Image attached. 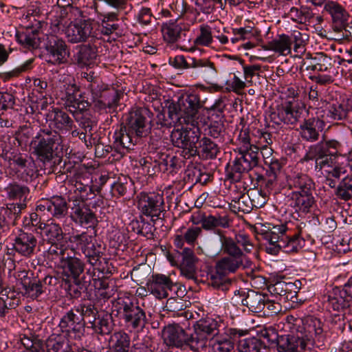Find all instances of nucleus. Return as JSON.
Returning <instances> with one entry per match:
<instances>
[{
    "mask_svg": "<svg viewBox=\"0 0 352 352\" xmlns=\"http://www.w3.org/2000/svg\"><path fill=\"white\" fill-rule=\"evenodd\" d=\"M203 107L199 96L196 93L182 95L177 101H166L167 116H157V124L166 128H171L177 124L195 123L199 110Z\"/></svg>",
    "mask_w": 352,
    "mask_h": 352,
    "instance_id": "nucleus-1",
    "label": "nucleus"
},
{
    "mask_svg": "<svg viewBox=\"0 0 352 352\" xmlns=\"http://www.w3.org/2000/svg\"><path fill=\"white\" fill-rule=\"evenodd\" d=\"M56 94L65 106L67 111L70 112L82 131L89 132L92 135L91 131L94 122L89 118L84 116L93 103L85 92H81L79 87L75 83L63 82L55 87Z\"/></svg>",
    "mask_w": 352,
    "mask_h": 352,
    "instance_id": "nucleus-2",
    "label": "nucleus"
},
{
    "mask_svg": "<svg viewBox=\"0 0 352 352\" xmlns=\"http://www.w3.org/2000/svg\"><path fill=\"white\" fill-rule=\"evenodd\" d=\"M80 78L82 81L88 83L85 86L91 94V98H89L97 111L105 113L116 111L122 95L120 91L104 84L98 74L93 70L87 69L81 72Z\"/></svg>",
    "mask_w": 352,
    "mask_h": 352,
    "instance_id": "nucleus-3",
    "label": "nucleus"
},
{
    "mask_svg": "<svg viewBox=\"0 0 352 352\" xmlns=\"http://www.w3.org/2000/svg\"><path fill=\"white\" fill-rule=\"evenodd\" d=\"M261 234L269 243L267 252L272 254H277L280 250L285 253L297 252L305 245L300 230L295 232L288 227V223L269 226Z\"/></svg>",
    "mask_w": 352,
    "mask_h": 352,
    "instance_id": "nucleus-4",
    "label": "nucleus"
},
{
    "mask_svg": "<svg viewBox=\"0 0 352 352\" xmlns=\"http://www.w3.org/2000/svg\"><path fill=\"white\" fill-rule=\"evenodd\" d=\"M219 241L221 256L217 261L214 269L221 274H234L243 267L247 255L234 243L232 237L221 234Z\"/></svg>",
    "mask_w": 352,
    "mask_h": 352,
    "instance_id": "nucleus-5",
    "label": "nucleus"
},
{
    "mask_svg": "<svg viewBox=\"0 0 352 352\" xmlns=\"http://www.w3.org/2000/svg\"><path fill=\"white\" fill-rule=\"evenodd\" d=\"M62 136L49 129H41L31 141L33 154L44 165L51 164L62 149Z\"/></svg>",
    "mask_w": 352,
    "mask_h": 352,
    "instance_id": "nucleus-6",
    "label": "nucleus"
},
{
    "mask_svg": "<svg viewBox=\"0 0 352 352\" xmlns=\"http://www.w3.org/2000/svg\"><path fill=\"white\" fill-rule=\"evenodd\" d=\"M236 157L226 167V179L231 183L239 182L245 173L259 164V148L234 151Z\"/></svg>",
    "mask_w": 352,
    "mask_h": 352,
    "instance_id": "nucleus-7",
    "label": "nucleus"
},
{
    "mask_svg": "<svg viewBox=\"0 0 352 352\" xmlns=\"http://www.w3.org/2000/svg\"><path fill=\"white\" fill-rule=\"evenodd\" d=\"M96 230L82 232L70 236V242L84 254L87 261L92 266H98L104 254L105 247L96 239Z\"/></svg>",
    "mask_w": 352,
    "mask_h": 352,
    "instance_id": "nucleus-8",
    "label": "nucleus"
},
{
    "mask_svg": "<svg viewBox=\"0 0 352 352\" xmlns=\"http://www.w3.org/2000/svg\"><path fill=\"white\" fill-rule=\"evenodd\" d=\"M324 11L331 16V28L337 36V40H349L352 37V25L349 23L350 15L346 8L338 2L324 1Z\"/></svg>",
    "mask_w": 352,
    "mask_h": 352,
    "instance_id": "nucleus-9",
    "label": "nucleus"
},
{
    "mask_svg": "<svg viewBox=\"0 0 352 352\" xmlns=\"http://www.w3.org/2000/svg\"><path fill=\"white\" fill-rule=\"evenodd\" d=\"M117 315H120L125 326L131 331H142L147 323L145 311L138 303H134L129 299L118 298L113 305Z\"/></svg>",
    "mask_w": 352,
    "mask_h": 352,
    "instance_id": "nucleus-10",
    "label": "nucleus"
},
{
    "mask_svg": "<svg viewBox=\"0 0 352 352\" xmlns=\"http://www.w3.org/2000/svg\"><path fill=\"white\" fill-rule=\"evenodd\" d=\"M181 129H175L171 133L170 139L173 144L182 149V155L186 159L197 156V145L200 138L201 132L195 123Z\"/></svg>",
    "mask_w": 352,
    "mask_h": 352,
    "instance_id": "nucleus-11",
    "label": "nucleus"
},
{
    "mask_svg": "<svg viewBox=\"0 0 352 352\" xmlns=\"http://www.w3.org/2000/svg\"><path fill=\"white\" fill-rule=\"evenodd\" d=\"M42 38L46 51V61L53 65L66 63L70 55V50L65 41L53 34H45Z\"/></svg>",
    "mask_w": 352,
    "mask_h": 352,
    "instance_id": "nucleus-12",
    "label": "nucleus"
},
{
    "mask_svg": "<svg viewBox=\"0 0 352 352\" xmlns=\"http://www.w3.org/2000/svg\"><path fill=\"white\" fill-rule=\"evenodd\" d=\"M162 336L164 342L169 347L195 352L191 331L184 329L178 324L165 326L163 328Z\"/></svg>",
    "mask_w": 352,
    "mask_h": 352,
    "instance_id": "nucleus-13",
    "label": "nucleus"
},
{
    "mask_svg": "<svg viewBox=\"0 0 352 352\" xmlns=\"http://www.w3.org/2000/svg\"><path fill=\"white\" fill-rule=\"evenodd\" d=\"M68 41L72 44L91 42L101 38L100 34L94 29L90 19H78L70 23L66 30Z\"/></svg>",
    "mask_w": 352,
    "mask_h": 352,
    "instance_id": "nucleus-14",
    "label": "nucleus"
},
{
    "mask_svg": "<svg viewBox=\"0 0 352 352\" xmlns=\"http://www.w3.org/2000/svg\"><path fill=\"white\" fill-rule=\"evenodd\" d=\"M60 283V279L50 274L39 278L38 277L25 278L21 282L23 296L32 300H38L41 296L50 292Z\"/></svg>",
    "mask_w": 352,
    "mask_h": 352,
    "instance_id": "nucleus-15",
    "label": "nucleus"
},
{
    "mask_svg": "<svg viewBox=\"0 0 352 352\" xmlns=\"http://www.w3.org/2000/svg\"><path fill=\"white\" fill-rule=\"evenodd\" d=\"M152 113L146 107L133 108L127 115L125 125L128 130L139 138L146 137L151 133V121L148 120Z\"/></svg>",
    "mask_w": 352,
    "mask_h": 352,
    "instance_id": "nucleus-16",
    "label": "nucleus"
},
{
    "mask_svg": "<svg viewBox=\"0 0 352 352\" xmlns=\"http://www.w3.org/2000/svg\"><path fill=\"white\" fill-rule=\"evenodd\" d=\"M218 327V322L212 318H201L193 324L191 335L195 352L206 347L208 341L219 333Z\"/></svg>",
    "mask_w": 352,
    "mask_h": 352,
    "instance_id": "nucleus-17",
    "label": "nucleus"
},
{
    "mask_svg": "<svg viewBox=\"0 0 352 352\" xmlns=\"http://www.w3.org/2000/svg\"><path fill=\"white\" fill-rule=\"evenodd\" d=\"M49 259L62 269L63 274L67 278H79L85 270L84 262L74 255L69 247L66 250L58 252V254L51 256Z\"/></svg>",
    "mask_w": 352,
    "mask_h": 352,
    "instance_id": "nucleus-18",
    "label": "nucleus"
},
{
    "mask_svg": "<svg viewBox=\"0 0 352 352\" xmlns=\"http://www.w3.org/2000/svg\"><path fill=\"white\" fill-rule=\"evenodd\" d=\"M305 108L294 101H287L278 105L270 114L271 122L280 125L282 123L294 124L302 117Z\"/></svg>",
    "mask_w": 352,
    "mask_h": 352,
    "instance_id": "nucleus-19",
    "label": "nucleus"
},
{
    "mask_svg": "<svg viewBox=\"0 0 352 352\" xmlns=\"http://www.w3.org/2000/svg\"><path fill=\"white\" fill-rule=\"evenodd\" d=\"M42 228L46 241L50 245L47 251V258L67 249L69 247L68 241L65 237V234H64L58 223L51 222L50 223H45Z\"/></svg>",
    "mask_w": 352,
    "mask_h": 352,
    "instance_id": "nucleus-20",
    "label": "nucleus"
},
{
    "mask_svg": "<svg viewBox=\"0 0 352 352\" xmlns=\"http://www.w3.org/2000/svg\"><path fill=\"white\" fill-rule=\"evenodd\" d=\"M69 217L76 224L88 226L94 229L98 223L95 213L91 210L86 201L69 198Z\"/></svg>",
    "mask_w": 352,
    "mask_h": 352,
    "instance_id": "nucleus-21",
    "label": "nucleus"
},
{
    "mask_svg": "<svg viewBox=\"0 0 352 352\" xmlns=\"http://www.w3.org/2000/svg\"><path fill=\"white\" fill-rule=\"evenodd\" d=\"M9 175L19 181L30 184L38 177V170L31 157L21 154L9 169Z\"/></svg>",
    "mask_w": 352,
    "mask_h": 352,
    "instance_id": "nucleus-22",
    "label": "nucleus"
},
{
    "mask_svg": "<svg viewBox=\"0 0 352 352\" xmlns=\"http://www.w3.org/2000/svg\"><path fill=\"white\" fill-rule=\"evenodd\" d=\"M58 327L63 333L75 340H80L85 335L82 319L74 306L62 316Z\"/></svg>",
    "mask_w": 352,
    "mask_h": 352,
    "instance_id": "nucleus-23",
    "label": "nucleus"
},
{
    "mask_svg": "<svg viewBox=\"0 0 352 352\" xmlns=\"http://www.w3.org/2000/svg\"><path fill=\"white\" fill-rule=\"evenodd\" d=\"M164 197L161 194L155 192H141L138 197V208L141 212L147 217L160 219L164 211Z\"/></svg>",
    "mask_w": 352,
    "mask_h": 352,
    "instance_id": "nucleus-24",
    "label": "nucleus"
},
{
    "mask_svg": "<svg viewBox=\"0 0 352 352\" xmlns=\"http://www.w3.org/2000/svg\"><path fill=\"white\" fill-rule=\"evenodd\" d=\"M101 38L77 45L76 53L74 54L75 63L79 67H93L98 57V49L101 47Z\"/></svg>",
    "mask_w": 352,
    "mask_h": 352,
    "instance_id": "nucleus-25",
    "label": "nucleus"
},
{
    "mask_svg": "<svg viewBox=\"0 0 352 352\" xmlns=\"http://www.w3.org/2000/svg\"><path fill=\"white\" fill-rule=\"evenodd\" d=\"M272 336L273 339L276 340V347L278 352H302L306 348L304 333L298 329L296 332L292 330L288 334Z\"/></svg>",
    "mask_w": 352,
    "mask_h": 352,
    "instance_id": "nucleus-26",
    "label": "nucleus"
},
{
    "mask_svg": "<svg viewBox=\"0 0 352 352\" xmlns=\"http://www.w3.org/2000/svg\"><path fill=\"white\" fill-rule=\"evenodd\" d=\"M247 330L230 328L223 333H218L211 339L213 352H234V342L248 334Z\"/></svg>",
    "mask_w": 352,
    "mask_h": 352,
    "instance_id": "nucleus-27",
    "label": "nucleus"
},
{
    "mask_svg": "<svg viewBox=\"0 0 352 352\" xmlns=\"http://www.w3.org/2000/svg\"><path fill=\"white\" fill-rule=\"evenodd\" d=\"M68 206L66 199L59 195L41 200L36 206V210L47 211L54 219L61 220L67 217Z\"/></svg>",
    "mask_w": 352,
    "mask_h": 352,
    "instance_id": "nucleus-28",
    "label": "nucleus"
},
{
    "mask_svg": "<svg viewBox=\"0 0 352 352\" xmlns=\"http://www.w3.org/2000/svg\"><path fill=\"white\" fill-rule=\"evenodd\" d=\"M46 121L50 130L55 131L60 135L69 132L74 127V123L72 118L64 110L52 107L46 113Z\"/></svg>",
    "mask_w": 352,
    "mask_h": 352,
    "instance_id": "nucleus-29",
    "label": "nucleus"
},
{
    "mask_svg": "<svg viewBox=\"0 0 352 352\" xmlns=\"http://www.w3.org/2000/svg\"><path fill=\"white\" fill-rule=\"evenodd\" d=\"M190 62H188L183 55H178L169 58V64L178 69L189 68H200L201 72L208 75H214L217 70L214 64L207 58H191Z\"/></svg>",
    "mask_w": 352,
    "mask_h": 352,
    "instance_id": "nucleus-30",
    "label": "nucleus"
},
{
    "mask_svg": "<svg viewBox=\"0 0 352 352\" xmlns=\"http://www.w3.org/2000/svg\"><path fill=\"white\" fill-rule=\"evenodd\" d=\"M148 291L157 298L162 299L168 296V291L178 289L177 284L172 281L168 276L155 274H153L146 283Z\"/></svg>",
    "mask_w": 352,
    "mask_h": 352,
    "instance_id": "nucleus-31",
    "label": "nucleus"
},
{
    "mask_svg": "<svg viewBox=\"0 0 352 352\" xmlns=\"http://www.w3.org/2000/svg\"><path fill=\"white\" fill-rule=\"evenodd\" d=\"M190 24L182 19H170L162 24L161 31L164 41L168 43H176L185 32L190 30Z\"/></svg>",
    "mask_w": 352,
    "mask_h": 352,
    "instance_id": "nucleus-32",
    "label": "nucleus"
},
{
    "mask_svg": "<svg viewBox=\"0 0 352 352\" xmlns=\"http://www.w3.org/2000/svg\"><path fill=\"white\" fill-rule=\"evenodd\" d=\"M14 250L24 256H30L37 245V238L32 233L19 230L13 239Z\"/></svg>",
    "mask_w": 352,
    "mask_h": 352,
    "instance_id": "nucleus-33",
    "label": "nucleus"
},
{
    "mask_svg": "<svg viewBox=\"0 0 352 352\" xmlns=\"http://www.w3.org/2000/svg\"><path fill=\"white\" fill-rule=\"evenodd\" d=\"M182 260L179 263V270L182 276L195 284L199 282L196 262L197 258L191 248H185L181 252Z\"/></svg>",
    "mask_w": 352,
    "mask_h": 352,
    "instance_id": "nucleus-34",
    "label": "nucleus"
},
{
    "mask_svg": "<svg viewBox=\"0 0 352 352\" xmlns=\"http://www.w3.org/2000/svg\"><path fill=\"white\" fill-rule=\"evenodd\" d=\"M85 329H91L93 333L100 336H106L111 333L113 329L111 315L108 313L98 312L96 316L90 319V322H85Z\"/></svg>",
    "mask_w": 352,
    "mask_h": 352,
    "instance_id": "nucleus-35",
    "label": "nucleus"
},
{
    "mask_svg": "<svg viewBox=\"0 0 352 352\" xmlns=\"http://www.w3.org/2000/svg\"><path fill=\"white\" fill-rule=\"evenodd\" d=\"M324 126V121L318 118H305L299 126L300 137L307 142H316L319 139L320 132Z\"/></svg>",
    "mask_w": 352,
    "mask_h": 352,
    "instance_id": "nucleus-36",
    "label": "nucleus"
},
{
    "mask_svg": "<svg viewBox=\"0 0 352 352\" xmlns=\"http://www.w3.org/2000/svg\"><path fill=\"white\" fill-rule=\"evenodd\" d=\"M113 138L114 139L113 148L121 155L125 149H132V147L140 139L138 135L132 134L127 128L122 125L114 132Z\"/></svg>",
    "mask_w": 352,
    "mask_h": 352,
    "instance_id": "nucleus-37",
    "label": "nucleus"
},
{
    "mask_svg": "<svg viewBox=\"0 0 352 352\" xmlns=\"http://www.w3.org/2000/svg\"><path fill=\"white\" fill-rule=\"evenodd\" d=\"M17 42L28 50L37 49L41 44L40 31L34 28H27L15 35Z\"/></svg>",
    "mask_w": 352,
    "mask_h": 352,
    "instance_id": "nucleus-38",
    "label": "nucleus"
},
{
    "mask_svg": "<svg viewBox=\"0 0 352 352\" xmlns=\"http://www.w3.org/2000/svg\"><path fill=\"white\" fill-rule=\"evenodd\" d=\"M21 302L20 296L16 291L0 294V319L9 318L12 310L15 309Z\"/></svg>",
    "mask_w": 352,
    "mask_h": 352,
    "instance_id": "nucleus-39",
    "label": "nucleus"
},
{
    "mask_svg": "<svg viewBox=\"0 0 352 352\" xmlns=\"http://www.w3.org/2000/svg\"><path fill=\"white\" fill-rule=\"evenodd\" d=\"M292 40L289 36L282 34L271 41H269L263 48L265 50L274 51L283 56H287L291 53Z\"/></svg>",
    "mask_w": 352,
    "mask_h": 352,
    "instance_id": "nucleus-40",
    "label": "nucleus"
},
{
    "mask_svg": "<svg viewBox=\"0 0 352 352\" xmlns=\"http://www.w3.org/2000/svg\"><path fill=\"white\" fill-rule=\"evenodd\" d=\"M266 296L254 290L247 292L246 296L241 299V303L254 313H261L265 309Z\"/></svg>",
    "mask_w": 352,
    "mask_h": 352,
    "instance_id": "nucleus-41",
    "label": "nucleus"
},
{
    "mask_svg": "<svg viewBox=\"0 0 352 352\" xmlns=\"http://www.w3.org/2000/svg\"><path fill=\"white\" fill-rule=\"evenodd\" d=\"M331 153L326 150L324 142H320L309 147L308 151L303 157V160L307 162L315 160V168L318 170L319 164L317 163L319 161L325 162L329 160L331 157H328Z\"/></svg>",
    "mask_w": 352,
    "mask_h": 352,
    "instance_id": "nucleus-42",
    "label": "nucleus"
},
{
    "mask_svg": "<svg viewBox=\"0 0 352 352\" xmlns=\"http://www.w3.org/2000/svg\"><path fill=\"white\" fill-rule=\"evenodd\" d=\"M6 197L9 200H26L29 193L30 188L24 185L19 184L18 182L12 181L9 182L3 189Z\"/></svg>",
    "mask_w": 352,
    "mask_h": 352,
    "instance_id": "nucleus-43",
    "label": "nucleus"
},
{
    "mask_svg": "<svg viewBox=\"0 0 352 352\" xmlns=\"http://www.w3.org/2000/svg\"><path fill=\"white\" fill-rule=\"evenodd\" d=\"M287 197L290 201V206L295 208L296 211L308 213L315 204L314 195H302L289 194Z\"/></svg>",
    "mask_w": 352,
    "mask_h": 352,
    "instance_id": "nucleus-44",
    "label": "nucleus"
},
{
    "mask_svg": "<svg viewBox=\"0 0 352 352\" xmlns=\"http://www.w3.org/2000/svg\"><path fill=\"white\" fill-rule=\"evenodd\" d=\"M87 274H89L88 278L85 275H83L81 278L73 279V283H65V285H67L65 290L71 298L77 299L80 298L82 291L86 290L90 285L91 276L90 270H88Z\"/></svg>",
    "mask_w": 352,
    "mask_h": 352,
    "instance_id": "nucleus-45",
    "label": "nucleus"
},
{
    "mask_svg": "<svg viewBox=\"0 0 352 352\" xmlns=\"http://www.w3.org/2000/svg\"><path fill=\"white\" fill-rule=\"evenodd\" d=\"M116 12H109L103 16L101 21L100 33L104 35H110L115 33L116 35L122 34V29Z\"/></svg>",
    "mask_w": 352,
    "mask_h": 352,
    "instance_id": "nucleus-46",
    "label": "nucleus"
},
{
    "mask_svg": "<svg viewBox=\"0 0 352 352\" xmlns=\"http://www.w3.org/2000/svg\"><path fill=\"white\" fill-rule=\"evenodd\" d=\"M195 19L192 24L196 21L197 16L203 13L206 15L212 14L217 6L222 10L226 8V3L223 0H195Z\"/></svg>",
    "mask_w": 352,
    "mask_h": 352,
    "instance_id": "nucleus-47",
    "label": "nucleus"
},
{
    "mask_svg": "<svg viewBox=\"0 0 352 352\" xmlns=\"http://www.w3.org/2000/svg\"><path fill=\"white\" fill-rule=\"evenodd\" d=\"M197 150L198 151L197 155L206 159H214L219 152L217 144L207 137L199 138Z\"/></svg>",
    "mask_w": 352,
    "mask_h": 352,
    "instance_id": "nucleus-48",
    "label": "nucleus"
},
{
    "mask_svg": "<svg viewBox=\"0 0 352 352\" xmlns=\"http://www.w3.org/2000/svg\"><path fill=\"white\" fill-rule=\"evenodd\" d=\"M352 303L346 298V295L342 294V290L334 292L328 296L327 307L338 312H343L348 309Z\"/></svg>",
    "mask_w": 352,
    "mask_h": 352,
    "instance_id": "nucleus-49",
    "label": "nucleus"
},
{
    "mask_svg": "<svg viewBox=\"0 0 352 352\" xmlns=\"http://www.w3.org/2000/svg\"><path fill=\"white\" fill-rule=\"evenodd\" d=\"M287 183L289 189H315L314 180L307 175L297 173L287 178Z\"/></svg>",
    "mask_w": 352,
    "mask_h": 352,
    "instance_id": "nucleus-50",
    "label": "nucleus"
},
{
    "mask_svg": "<svg viewBox=\"0 0 352 352\" xmlns=\"http://www.w3.org/2000/svg\"><path fill=\"white\" fill-rule=\"evenodd\" d=\"M158 159H155L154 163H157V170L173 173L178 167V159L175 156H171L166 153H157Z\"/></svg>",
    "mask_w": 352,
    "mask_h": 352,
    "instance_id": "nucleus-51",
    "label": "nucleus"
},
{
    "mask_svg": "<svg viewBox=\"0 0 352 352\" xmlns=\"http://www.w3.org/2000/svg\"><path fill=\"white\" fill-rule=\"evenodd\" d=\"M131 349V338L127 333L119 331L113 333L111 347L113 352H130Z\"/></svg>",
    "mask_w": 352,
    "mask_h": 352,
    "instance_id": "nucleus-52",
    "label": "nucleus"
},
{
    "mask_svg": "<svg viewBox=\"0 0 352 352\" xmlns=\"http://www.w3.org/2000/svg\"><path fill=\"white\" fill-rule=\"evenodd\" d=\"M230 226V219L228 215L221 216L219 214L216 215L209 214L204 217V221L201 225V230H213L217 228L221 227L228 228Z\"/></svg>",
    "mask_w": 352,
    "mask_h": 352,
    "instance_id": "nucleus-53",
    "label": "nucleus"
},
{
    "mask_svg": "<svg viewBox=\"0 0 352 352\" xmlns=\"http://www.w3.org/2000/svg\"><path fill=\"white\" fill-rule=\"evenodd\" d=\"M237 349L239 352H266L263 342L254 337L239 340Z\"/></svg>",
    "mask_w": 352,
    "mask_h": 352,
    "instance_id": "nucleus-54",
    "label": "nucleus"
},
{
    "mask_svg": "<svg viewBox=\"0 0 352 352\" xmlns=\"http://www.w3.org/2000/svg\"><path fill=\"white\" fill-rule=\"evenodd\" d=\"M317 164H319L317 170H321L325 177L339 179L346 172L344 167L333 164L331 158L325 162L319 161Z\"/></svg>",
    "mask_w": 352,
    "mask_h": 352,
    "instance_id": "nucleus-55",
    "label": "nucleus"
},
{
    "mask_svg": "<svg viewBox=\"0 0 352 352\" xmlns=\"http://www.w3.org/2000/svg\"><path fill=\"white\" fill-rule=\"evenodd\" d=\"M65 342L63 338L60 336H50L45 342V349L41 350L42 352H75L76 349L67 344L65 347Z\"/></svg>",
    "mask_w": 352,
    "mask_h": 352,
    "instance_id": "nucleus-56",
    "label": "nucleus"
},
{
    "mask_svg": "<svg viewBox=\"0 0 352 352\" xmlns=\"http://www.w3.org/2000/svg\"><path fill=\"white\" fill-rule=\"evenodd\" d=\"M335 195L345 201L352 199V175H347L339 182Z\"/></svg>",
    "mask_w": 352,
    "mask_h": 352,
    "instance_id": "nucleus-57",
    "label": "nucleus"
},
{
    "mask_svg": "<svg viewBox=\"0 0 352 352\" xmlns=\"http://www.w3.org/2000/svg\"><path fill=\"white\" fill-rule=\"evenodd\" d=\"M74 310H77L81 318L82 319L83 325L85 322H90V319L96 316L99 312L96 305L91 302H82L74 306Z\"/></svg>",
    "mask_w": 352,
    "mask_h": 352,
    "instance_id": "nucleus-58",
    "label": "nucleus"
},
{
    "mask_svg": "<svg viewBox=\"0 0 352 352\" xmlns=\"http://www.w3.org/2000/svg\"><path fill=\"white\" fill-rule=\"evenodd\" d=\"M205 135H208L219 141L223 140L225 135V126L223 120H211L204 129Z\"/></svg>",
    "mask_w": 352,
    "mask_h": 352,
    "instance_id": "nucleus-59",
    "label": "nucleus"
},
{
    "mask_svg": "<svg viewBox=\"0 0 352 352\" xmlns=\"http://www.w3.org/2000/svg\"><path fill=\"white\" fill-rule=\"evenodd\" d=\"M199 34L193 41L195 46L208 47L213 42L212 28L208 24H202L199 28Z\"/></svg>",
    "mask_w": 352,
    "mask_h": 352,
    "instance_id": "nucleus-60",
    "label": "nucleus"
},
{
    "mask_svg": "<svg viewBox=\"0 0 352 352\" xmlns=\"http://www.w3.org/2000/svg\"><path fill=\"white\" fill-rule=\"evenodd\" d=\"M352 112V101L349 102L346 107L344 104H333L329 107L328 116L335 120L345 119Z\"/></svg>",
    "mask_w": 352,
    "mask_h": 352,
    "instance_id": "nucleus-61",
    "label": "nucleus"
},
{
    "mask_svg": "<svg viewBox=\"0 0 352 352\" xmlns=\"http://www.w3.org/2000/svg\"><path fill=\"white\" fill-rule=\"evenodd\" d=\"M235 144L236 147L234 151L246 150V148L257 147L256 145L252 142L250 135V129L249 127H245V124H243V126L236 139Z\"/></svg>",
    "mask_w": 352,
    "mask_h": 352,
    "instance_id": "nucleus-62",
    "label": "nucleus"
},
{
    "mask_svg": "<svg viewBox=\"0 0 352 352\" xmlns=\"http://www.w3.org/2000/svg\"><path fill=\"white\" fill-rule=\"evenodd\" d=\"M25 207V204L22 203L8 204L6 207L1 208L0 212H1L4 217L6 215L8 220L10 221L12 223L15 224L16 221L21 216V210L24 209Z\"/></svg>",
    "mask_w": 352,
    "mask_h": 352,
    "instance_id": "nucleus-63",
    "label": "nucleus"
},
{
    "mask_svg": "<svg viewBox=\"0 0 352 352\" xmlns=\"http://www.w3.org/2000/svg\"><path fill=\"white\" fill-rule=\"evenodd\" d=\"M74 190L76 197L73 199H82L87 201L94 197L95 193L93 186L82 183L81 181L76 180L74 184Z\"/></svg>",
    "mask_w": 352,
    "mask_h": 352,
    "instance_id": "nucleus-64",
    "label": "nucleus"
}]
</instances>
